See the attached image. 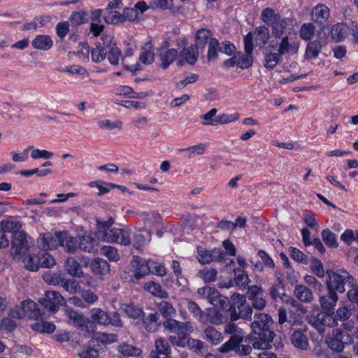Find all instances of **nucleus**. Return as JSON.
Wrapping results in <instances>:
<instances>
[{"label": "nucleus", "mask_w": 358, "mask_h": 358, "mask_svg": "<svg viewBox=\"0 0 358 358\" xmlns=\"http://www.w3.org/2000/svg\"><path fill=\"white\" fill-rule=\"evenodd\" d=\"M273 320L271 316L265 313H256L250 327V341L254 349L266 350L271 348L270 343L273 342L275 334L272 330Z\"/></svg>", "instance_id": "obj_1"}, {"label": "nucleus", "mask_w": 358, "mask_h": 358, "mask_svg": "<svg viewBox=\"0 0 358 358\" xmlns=\"http://www.w3.org/2000/svg\"><path fill=\"white\" fill-rule=\"evenodd\" d=\"M289 338L292 345L298 350L307 351L310 349L308 327L301 322H294L289 332Z\"/></svg>", "instance_id": "obj_2"}, {"label": "nucleus", "mask_w": 358, "mask_h": 358, "mask_svg": "<svg viewBox=\"0 0 358 358\" xmlns=\"http://www.w3.org/2000/svg\"><path fill=\"white\" fill-rule=\"evenodd\" d=\"M328 280L327 281V290L332 292L343 293L345 291V285L352 277L345 270L327 271Z\"/></svg>", "instance_id": "obj_3"}, {"label": "nucleus", "mask_w": 358, "mask_h": 358, "mask_svg": "<svg viewBox=\"0 0 358 358\" xmlns=\"http://www.w3.org/2000/svg\"><path fill=\"white\" fill-rule=\"evenodd\" d=\"M246 298L250 306L256 310H263L267 305L266 295L264 289L257 285H250L246 292Z\"/></svg>", "instance_id": "obj_4"}, {"label": "nucleus", "mask_w": 358, "mask_h": 358, "mask_svg": "<svg viewBox=\"0 0 358 358\" xmlns=\"http://www.w3.org/2000/svg\"><path fill=\"white\" fill-rule=\"evenodd\" d=\"M351 338L348 334L341 329H334L331 334L326 338L328 347L333 351L341 352L345 348V345L350 343Z\"/></svg>", "instance_id": "obj_5"}, {"label": "nucleus", "mask_w": 358, "mask_h": 358, "mask_svg": "<svg viewBox=\"0 0 358 358\" xmlns=\"http://www.w3.org/2000/svg\"><path fill=\"white\" fill-rule=\"evenodd\" d=\"M308 322L320 334L325 332L326 327L338 326V322L336 321L334 313L324 311L318 313L316 317L310 319Z\"/></svg>", "instance_id": "obj_6"}, {"label": "nucleus", "mask_w": 358, "mask_h": 358, "mask_svg": "<svg viewBox=\"0 0 358 358\" xmlns=\"http://www.w3.org/2000/svg\"><path fill=\"white\" fill-rule=\"evenodd\" d=\"M38 302L51 313L57 312L59 306L66 303L64 298L57 291H47L45 296L39 299Z\"/></svg>", "instance_id": "obj_7"}, {"label": "nucleus", "mask_w": 358, "mask_h": 358, "mask_svg": "<svg viewBox=\"0 0 358 358\" xmlns=\"http://www.w3.org/2000/svg\"><path fill=\"white\" fill-rule=\"evenodd\" d=\"M12 251L17 256L23 257L31 247L32 241L30 238H27L25 232L20 231L13 235L11 241Z\"/></svg>", "instance_id": "obj_8"}, {"label": "nucleus", "mask_w": 358, "mask_h": 358, "mask_svg": "<svg viewBox=\"0 0 358 358\" xmlns=\"http://www.w3.org/2000/svg\"><path fill=\"white\" fill-rule=\"evenodd\" d=\"M63 231L57 233H44L40 235L37 239L39 248L44 251L56 249L61 245Z\"/></svg>", "instance_id": "obj_9"}, {"label": "nucleus", "mask_w": 358, "mask_h": 358, "mask_svg": "<svg viewBox=\"0 0 358 358\" xmlns=\"http://www.w3.org/2000/svg\"><path fill=\"white\" fill-rule=\"evenodd\" d=\"M169 42L165 41L157 50V55L160 61L159 66L163 69H168L178 56V50L175 48H169Z\"/></svg>", "instance_id": "obj_10"}, {"label": "nucleus", "mask_w": 358, "mask_h": 358, "mask_svg": "<svg viewBox=\"0 0 358 358\" xmlns=\"http://www.w3.org/2000/svg\"><path fill=\"white\" fill-rule=\"evenodd\" d=\"M106 240L110 243H118L122 245H129L131 243L130 231L126 229L113 228L105 232Z\"/></svg>", "instance_id": "obj_11"}, {"label": "nucleus", "mask_w": 358, "mask_h": 358, "mask_svg": "<svg viewBox=\"0 0 358 358\" xmlns=\"http://www.w3.org/2000/svg\"><path fill=\"white\" fill-rule=\"evenodd\" d=\"M234 279L230 280L228 282H222L219 285L220 288H229L234 285H236L241 290L248 289L250 287L249 284L251 282L247 273L241 268L234 269Z\"/></svg>", "instance_id": "obj_12"}, {"label": "nucleus", "mask_w": 358, "mask_h": 358, "mask_svg": "<svg viewBox=\"0 0 358 358\" xmlns=\"http://www.w3.org/2000/svg\"><path fill=\"white\" fill-rule=\"evenodd\" d=\"M163 327L171 333L178 334H191L195 329L194 324L189 321L182 322L172 318L166 320L163 322Z\"/></svg>", "instance_id": "obj_13"}, {"label": "nucleus", "mask_w": 358, "mask_h": 358, "mask_svg": "<svg viewBox=\"0 0 358 358\" xmlns=\"http://www.w3.org/2000/svg\"><path fill=\"white\" fill-rule=\"evenodd\" d=\"M270 38L268 29L266 26H259L252 32H249L244 38V43H247L248 39L250 38V43L253 46V41L256 45L262 48L266 45Z\"/></svg>", "instance_id": "obj_14"}, {"label": "nucleus", "mask_w": 358, "mask_h": 358, "mask_svg": "<svg viewBox=\"0 0 358 358\" xmlns=\"http://www.w3.org/2000/svg\"><path fill=\"white\" fill-rule=\"evenodd\" d=\"M225 334L231 335L230 338L223 343L219 348H227L234 342L243 341V331L234 322L227 323L224 327Z\"/></svg>", "instance_id": "obj_15"}, {"label": "nucleus", "mask_w": 358, "mask_h": 358, "mask_svg": "<svg viewBox=\"0 0 358 358\" xmlns=\"http://www.w3.org/2000/svg\"><path fill=\"white\" fill-rule=\"evenodd\" d=\"M171 348L169 342L159 338L155 342V349L151 350L149 358H170Z\"/></svg>", "instance_id": "obj_16"}, {"label": "nucleus", "mask_w": 358, "mask_h": 358, "mask_svg": "<svg viewBox=\"0 0 358 358\" xmlns=\"http://www.w3.org/2000/svg\"><path fill=\"white\" fill-rule=\"evenodd\" d=\"M250 40V38H248L247 43H244L245 53L238 52L236 55L237 66L241 69H248L253 63V46L251 45Z\"/></svg>", "instance_id": "obj_17"}, {"label": "nucleus", "mask_w": 358, "mask_h": 358, "mask_svg": "<svg viewBox=\"0 0 358 358\" xmlns=\"http://www.w3.org/2000/svg\"><path fill=\"white\" fill-rule=\"evenodd\" d=\"M338 301L336 292L328 291L326 294L320 297L319 302L322 311L334 313L335 307Z\"/></svg>", "instance_id": "obj_18"}, {"label": "nucleus", "mask_w": 358, "mask_h": 358, "mask_svg": "<svg viewBox=\"0 0 358 358\" xmlns=\"http://www.w3.org/2000/svg\"><path fill=\"white\" fill-rule=\"evenodd\" d=\"M242 342L243 341H236L227 348H218V352L223 354L234 352L236 355L239 356H248L250 355L253 346L243 345L241 344Z\"/></svg>", "instance_id": "obj_19"}, {"label": "nucleus", "mask_w": 358, "mask_h": 358, "mask_svg": "<svg viewBox=\"0 0 358 358\" xmlns=\"http://www.w3.org/2000/svg\"><path fill=\"white\" fill-rule=\"evenodd\" d=\"M21 308L24 315L30 319L38 320L42 317L43 313L38 305L31 300H25L21 303Z\"/></svg>", "instance_id": "obj_20"}, {"label": "nucleus", "mask_w": 358, "mask_h": 358, "mask_svg": "<svg viewBox=\"0 0 358 358\" xmlns=\"http://www.w3.org/2000/svg\"><path fill=\"white\" fill-rule=\"evenodd\" d=\"M99 240L91 236H83L80 238L78 248L86 252H96L98 250Z\"/></svg>", "instance_id": "obj_21"}, {"label": "nucleus", "mask_w": 358, "mask_h": 358, "mask_svg": "<svg viewBox=\"0 0 358 358\" xmlns=\"http://www.w3.org/2000/svg\"><path fill=\"white\" fill-rule=\"evenodd\" d=\"M330 16L329 9L324 4H318L312 10V17L315 22L322 24Z\"/></svg>", "instance_id": "obj_22"}, {"label": "nucleus", "mask_w": 358, "mask_h": 358, "mask_svg": "<svg viewBox=\"0 0 358 358\" xmlns=\"http://www.w3.org/2000/svg\"><path fill=\"white\" fill-rule=\"evenodd\" d=\"M203 338L213 345L220 344L224 339L222 333L212 326L207 327L203 331Z\"/></svg>", "instance_id": "obj_23"}, {"label": "nucleus", "mask_w": 358, "mask_h": 358, "mask_svg": "<svg viewBox=\"0 0 358 358\" xmlns=\"http://www.w3.org/2000/svg\"><path fill=\"white\" fill-rule=\"evenodd\" d=\"M144 289L152 295L160 299H166L169 294L165 291L159 283L155 281H149L144 285Z\"/></svg>", "instance_id": "obj_24"}, {"label": "nucleus", "mask_w": 358, "mask_h": 358, "mask_svg": "<svg viewBox=\"0 0 358 358\" xmlns=\"http://www.w3.org/2000/svg\"><path fill=\"white\" fill-rule=\"evenodd\" d=\"M31 45L35 49L41 50H48L53 45V41L50 36L48 35H38L31 41Z\"/></svg>", "instance_id": "obj_25"}, {"label": "nucleus", "mask_w": 358, "mask_h": 358, "mask_svg": "<svg viewBox=\"0 0 358 358\" xmlns=\"http://www.w3.org/2000/svg\"><path fill=\"white\" fill-rule=\"evenodd\" d=\"M133 266L136 268L134 277L136 280H139L150 273V266L149 261L146 262L143 259H137L135 261Z\"/></svg>", "instance_id": "obj_26"}, {"label": "nucleus", "mask_w": 358, "mask_h": 358, "mask_svg": "<svg viewBox=\"0 0 358 358\" xmlns=\"http://www.w3.org/2000/svg\"><path fill=\"white\" fill-rule=\"evenodd\" d=\"M90 268L95 274L106 275L110 271L109 264L101 258L94 259L90 264Z\"/></svg>", "instance_id": "obj_27"}, {"label": "nucleus", "mask_w": 358, "mask_h": 358, "mask_svg": "<svg viewBox=\"0 0 358 358\" xmlns=\"http://www.w3.org/2000/svg\"><path fill=\"white\" fill-rule=\"evenodd\" d=\"M294 296L300 301L303 303H310L313 300V294L307 287L298 285L294 288Z\"/></svg>", "instance_id": "obj_28"}, {"label": "nucleus", "mask_w": 358, "mask_h": 358, "mask_svg": "<svg viewBox=\"0 0 358 358\" xmlns=\"http://www.w3.org/2000/svg\"><path fill=\"white\" fill-rule=\"evenodd\" d=\"M150 240V232L139 230L134 234L133 246L137 250H141Z\"/></svg>", "instance_id": "obj_29"}, {"label": "nucleus", "mask_w": 358, "mask_h": 358, "mask_svg": "<svg viewBox=\"0 0 358 358\" xmlns=\"http://www.w3.org/2000/svg\"><path fill=\"white\" fill-rule=\"evenodd\" d=\"M64 266L66 272L73 277L80 278L83 275L80 264L73 257H69L66 260Z\"/></svg>", "instance_id": "obj_30"}, {"label": "nucleus", "mask_w": 358, "mask_h": 358, "mask_svg": "<svg viewBox=\"0 0 358 358\" xmlns=\"http://www.w3.org/2000/svg\"><path fill=\"white\" fill-rule=\"evenodd\" d=\"M198 48L194 44L188 48H185L180 52V56L183 58L189 64L193 65L198 59Z\"/></svg>", "instance_id": "obj_31"}, {"label": "nucleus", "mask_w": 358, "mask_h": 358, "mask_svg": "<svg viewBox=\"0 0 358 358\" xmlns=\"http://www.w3.org/2000/svg\"><path fill=\"white\" fill-rule=\"evenodd\" d=\"M0 227L3 231L12 233H20V229L22 227L21 223L14 217H9L7 220H2L0 222Z\"/></svg>", "instance_id": "obj_32"}, {"label": "nucleus", "mask_w": 358, "mask_h": 358, "mask_svg": "<svg viewBox=\"0 0 358 358\" xmlns=\"http://www.w3.org/2000/svg\"><path fill=\"white\" fill-rule=\"evenodd\" d=\"M322 43L319 41H312L308 43L304 57L306 59H313L317 57L322 50Z\"/></svg>", "instance_id": "obj_33"}, {"label": "nucleus", "mask_w": 358, "mask_h": 358, "mask_svg": "<svg viewBox=\"0 0 358 358\" xmlns=\"http://www.w3.org/2000/svg\"><path fill=\"white\" fill-rule=\"evenodd\" d=\"M120 310L125 313L127 316L133 319L141 317L143 313V310L133 303H122Z\"/></svg>", "instance_id": "obj_34"}, {"label": "nucleus", "mask_w": 358, "mask_h": 358, "mask_svg": "<svg viewBox=\"0 0 358 358\" xmlns=\"http://www.w3.org/2000/svg\"><path fill=\"white\" fill-rule=\"evenodd\" d=\"M291 22L289 18L280 17V19L271 26L273 36L276 38L282 37L286 27Z\"/></svg>", "instance_id": "obj_35"}, {"label": "nucleus", "mask_w": 358, "mask_h": 358, "mask_svg": "<svg viewBox=\"0 0 358 358\" xmlns=\"http://www.w3.org/2000/svg\"><path fill=\"white\" fill-rule=\"evenodd\" d=\"M299 44L296 43H289L287 36L282 38L279 44L278 52L282 56L283 55L291 52L292 55L297 53L299 50Z\"/></svg>", "instance_id": "obj_36"}, {"label": "nucleus", "mask_w": 358, "mask_h": 358, "mask_svg": "<svg viewBox=\"0 0 358 358\" xmlns=\"http://www.w3.org/2000/svg\"><path fill=\"white\" fill-rule=\"evenodd\" d=\"M91 318L95 324L101 325H108L109 321V315L106 312L101 308H92L90 311Z\"/></svg>", "instance_id": "obj_37"}, {"label": "nucleus", "mask_w": 358, "mask_h": 358, "mask_svg": "<svg viewBox=\"0 0 358 358\" xmlns=\"http://www.w3.org/2000/svg\"><path fill=\"white\" fill-rule=\"evenodd\" d=\"M212 33L207 29H199L195 35V45L198 48H203L208 41L212 38Z\"/></svg>", "instance_id": "obj_38"}, {"label": "nucleus", "mask_w": 358, "mask_h": 358, "mask_svg": "<svg viewBox=\"0 0 358 358\" xmlns=\"http://www.w3.org/2000/svg\"><path fill=\"white\" fill-rule=\"evenodd\" d=\"M157 306L159 313L166 320L171 318L176 314V309L170 302L161 301L157 303Z\"/></svg>", "instance_id": "obj_39"}, {"label": "nucleus", "mask_w": 358, "mask_h": 358, "mask_svg": "<svg viewBox=\"0 0 358 358\" xmlns=\"http://www.w3.org/2000/svg\"><path fill=\"white\" fill-rule=\"evenodd\" d=\"M347 29L345 24L338 23L334 24L331 30L330 36L336 42L342 41L346 36Z\"/></svg>", "instance_id": "obj_40"}, {"label": "nucleus", "mask_w": 358, "mask_h": 358, "mask_svg": "<svg viewBox=\"0 0 358 358\" xmlns=\"http://www.w3.org/2000/svg\"><path fill=\"white\" fill-rule=\"evenodd\" d=\"M60 246L64 248L68 252L74 253L77 250V240L67 232L63 231Z\"/></svg>", "instance_id": "obj_41"}, {"label": "nucleus", "mask_w": 358, "mask_h": 358, "mask_svg": "<svg viewBox=\"0 0 358 358\" xmlns=\"http://www.w3.org/2000/svg\"><path fill=\"white\" fill-rule=\"evenodd\" d=\"M280 17L278 14L275 13L274 10L270 8H266L262 11L261 20L267 25L271 27L276 22Z\"/></svg>", "instance_id": "obj_42"}, {"label": "nucleus", "mask_w": 358, "mask_h": 358, "mask_svg": "<svg viewBox=\"0 0 358 358\" xmlns=\"http://www.w3.org/2000/svg\"><path fill=\"white\" fill-rule=\"evenodd\" d=\"M118 352L126 357H138L142 353V350L135 346L127 343H122L118 346Z\"/></svg>", "instance_id": "obj_43"}, {"label": "nucleus", "mask_w": 358, "mask_h": 358, "mask_svg": "<svg viewBox=\"0 0 358 358\" xmlns=\"http://www.w3.org/2000/svg\"><path fill=\"white\" fill-rule=\"evenodd\" d=\"M89 20L88 15L83 11H76L73 12L70 18H69V23L74 27L86 23Z\"/></svg>", "instance_id": "obj_44"}, {"label": "nucleus", "mask_w": 358, "mask_h": 358, "mask_svg": "<svg viewBox=\"0 0 358 358\" xmlns=\"http://www.w3.org/2000/svg\"><path fill=\"white\" fill-rule=\"evenodd\" d=\"M97 43H99L101 47L103 48L106 52L117 46L114 36L105 33L101 35V41Z\"/></svg>", "instance_id": "obj_45"}, {"label": "nucleus", "mask_w": 358, "mask_h": 358, "mask_svg": "<svg viewBox=\"0 0 358 358\" xmlns=\"http://www.w3.org/2000/svg\"><path fill=\"white\" fill-rule=\"evenodd\" d=\"M24 266L27 269L36 271L40 267V259L38 256L29 254L24 259Z\"/></svg>", "instance_id": "obj_46"}, {"label": "nucleus", "mask_w": 358, "mask_h": 358, "mask_svg": "<svg viewBox=\"0 0 358 358\" xmlns=\"http://www.w3.org/2000/svg\"><path fill=\"white\" fill-rule=\"evenodd\" d=\"M282 55L278 52L275 53H265L264 66L266 69H273L280 62Z\"/></svg>", "instance_id": "obj_47"}, {"label": "nucleus", "mask_w": 358, "mask_h": 358, "mask_svg": "<svg viewBox=\"0 0 358 358\" xmlns=\"http://www.w3.org/2000/svg\"><path fill=\"white\" fill-rule=\"evenodd\" d=\"M60 285L64 290L70 294L76 293L80 288L78 282L76 280L66 279L63 277Z\"/></svg>", "instance_id": "obj_48"}, {"label": "nucleus", "mask_w": 358, "mask_h": 358, "mask_svg": "<svg viewBox=\"0 0 358 358\" xmlns=\"http://www.w3.org/2000/svg\"><path fill=\"white\" fill-rule=\"evenodd\" d=\"M187 347L195 353L202 354L206 350V345L201 340L188 338Z\"/></svg>", "instance_id": "obj_49"}, {"label": "nucleus", "mask_w": 358, "mask_h": 358, "mask_svg": "<svg viewBox=\"0 0 358 358\" xmlns=\"http://www.w3.org/2000/svg\"><path fill=\"white\" fill-rule=\"evenodd\" d=\"M107 55V52L101 47L99 43H96L95 47L91 50V57L92 62L100 63L103 61Z\"/></svg>", "instance_id": "obj_50"}, {"label": "nucleus", "mask_w": 358, "mask_h": 358, "mask_svg": "<svg viewBox=\"0 0 358 358\" xmlns=\"http://www.w3.org/2000/svg\"><path fill=\"white\" fill-rule=\"evenodd\" d=\"M74 326L85 330L87 332H94L96 329V324L90 319L85 317L83 315L80 317L79 320L76 322Z\"/></svg>", "instance_id": "obj_51"}, {"label": "nucleus", "mask_w": 358, "mask_h": 358, "mask_svg": "<svg viewBox=\"0 0 358 358\" xmlns=\"http://www.w3.org/2000/svg\"><path fill=\"white\" fill-rule=\"evenodd\" d=\"M238 309H240L239 314H241V319L245 321L252 322L253 320V308L245 302L238 304Z\"/></svg>", "instance_id": "obj_52"}, {"label": "nucleus", "mask_w": 358, "mask_h": 358, "mask_svg": "<svg viewBox=\"0 0 358 358\" xmlns=\"http://www.w3.org/2000/svg\"><path fill=\"white\" fill-rule=\"evenodd\" d=\"M239 118V115L237 113L227 115L222 114L214 118L213 122H210L212 126H215L219 124H228L237 120Z\"/></svg>", "instance_id": "obj_53"}, {"label": "nucleus", "mask_w": 358, "mask_h": 358, "mask_svg": "<svg viewBox=\"0 0 358 358\" xmlns=\"http://www.w3.org/2000/svg\"><path fill=\"white\" fill-rule=\"evenodd\" d=\"M322 238L324 243L330 248H337L338 243L336 236L329 229H327L322 231Z\"/></svg>", "instance_id": "obj_54"}, {"label": "nucleus", "mask_w": 358, "mask_h": 358, "mask_svg": "<svg viewBox=\"0 0 358 358\" xmlns=\"http://www.w3.org/2000/svg\"><path fill=\"white\" fill-rule=\"evenodd\" d=\"M150 273L159 277L165 276L167 273L166 268L164 263L149 260Z\"/></svg>", "instance_id": "obj_55"}, {"label": "nucleus", "mask_w": 358, "mask_h": 358, "mask_svg": "<svg viewBox=\"0 0 358 358\" xmlns=\"http://www.w3.org/2000/svg\"><path fill=\"white\" fill-rule=\"evenodd\" d=\"M220 45L217 39L211 38L208 43L207 57L208 60H213L217 58V53L220 52Z\"/></svg>", "instance_id": "obj_56"}, {"label": "nucleus", "mask_w": 358, "mask_h": 358, "mask_svg": "<svg viewBox=\"0 0 358 358\" xmlns=\"http://www.w3.org/2000/svg\"><path fill=\"white\" fill-rule=\"evenodd\" d=\"M315 27L311 23L303 24L300 30V37L305 41L310 40L315 34Z\"/></svg>", "instance_id": "obj_57"}, {"label": "nucleus", "mask_w": 358, "mask_h": 358, "mask_svg": "<svg viewBox=\"0 0 358 358\" xmlns=\"http://www.w3.org/2000/svg\"><path fill=\"white\" fill-rule=\"evenodd\" d=\"M187 307L194 318L201 322H204L203 313L197 303L194 301H188Z\"/></svg>", "instance_id": "obj_58"}, {"label": "nucleus", "mask_w": 358, "mask_h": 358, "mask_svg": "<svg viewBox=\"0 0 358 358\" xmlns=\"http://www.w3.org/2000/svg\"><path fill=\"white\" fill-rule=\"evenodd\" d=\"M198 292L200 294L206 296V298L212 304H214V301H217V299L220 296L218 291L210 287H204L200 288L199 289Z\"/></svg>", "instance_id": "obj_59"}, {"label": "nucleus", "mask_w": 358, "mask_h": 358, "mask_svg": "<svg viewBox=\"0 0 358 358\" xmlns=\"http://www.w3.org/2000/svg\"><path fill=\"white\" fill-rule=\"evenodd\" d=\"M101 255L106 256L110 261L117 262L120 257L117 250L111 245H105L101 248Z\"/></svg>", "instance_id": "obj_60"}, {"label": "nucleus", "mask_w": 358, "mask_h": 358, "mask_svg": "<svg viewBox=\"0 0 358 358\" xmlns=\"http://www.w3.org/2000/svg\"><path fill=\"white\" fill-rule=\"evenodd\" d=\"M217 270L213 268H206L199 272V277L206 282H213L217 278Z\"/></svg>", "instance_id": "obj_61"}, {"label": "nucleus", "mask_w": 358, "mask_h": 358, "mask_svg": "<svg viewBox=\"0 0 358 358\" xmlns=\"http://www.w3.org/2000/svg\"><path fill=\"white\" fill-rule=\"evenodd\" d=\"M351 315V309L345 306L339 307L336 313H334V317L336 318V322H338V320L341 322L348 321Z\"/></svg>", "instance_id": "obj_62"}, {"label": "nucleus", "mask_w": 358, "mask_h": 358, "mask_svg": "<svg viewBox=\"0 0 358 358\" xmlns=\"http://www.w3.org/2000/svg\"><path fill=\"white\" fill-rule=\"evenodd\" d=\"M289 252L291 257L296 262L303 264H307L308 263V257L299 249L291 247L289 248Z\"/></svg>", "instance_id": "obj_63"}, {"label": "nucleus", "mask_w": 358, "mask_h": 358, "mask_svg": "<svg viewBox=\"0 0 358 358\" xmlns=\"http://www.w3.org/2000/svg\"><path fill=\"white\" fill-rule=\"evenodd\" d=\"M343 331L345 332L346 334L350 336L351 338L352 336H355L358 338V327L355 325V323L352 320H348L342 324Z\"/></svg>", "instance_id": "obj_64"}]
</instances>
